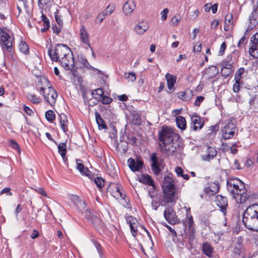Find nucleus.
I'll list each match as a JSON object with an SVG mask.
<instances>
[{"label": "nucleus", "instance_id": "f257e3e1", "mask_svg": "<svg viewBox=\"0 0 258 258\" xmlns=\"http://www.w3.org/2000/svg\"><path fill=\"white\" fill-rule=\"evenodd\" d=\"M179 136L174 134L167 126H163L159 132V140L161 142L159 144L161 151L169 156L177 154V149L179 147L178 142Z\"/></svg>", "mask_w": 258, "mask_h": 258}, {"label": "nucleus", "instance_id": "f03ea898", "mask_svg": "<svg viewBox=\"0 0 258 258\" xmlns=\"http://www.w3.org/2000/svg\"><path fill=\"white\" fill-rule=\"evenodd\" d=\"M242 222L247 229L258 232V204L247 207L242 215Z\"/></svg>", "mask_w": 258, "mask_h": 258}, {"label": "nucleus", "instance_id": "7ed1b4c3", "mask_svg": "<svg viewBox=\"0 0 258 258\" xmlns=\"http://www.w3.org/2000/svg\"><path fill=\"white\" fill-rule=\"evenodd\" d=\"M163 200L166 204L175 203L178 196L174 182L170 176L164 175L162 185Z\"/></svg>", "mask_w": 258, "mask_h": 258}, {"label": "nucleus", "instance_id": "20e7f679", "mask_svg": "<svg viewBox=\"0 0 258 258\" xmlns=\"http://www.w3.org/2000/svg\"><path fill=\"white\" fill-rule=\"evenodd\" d=\"M71 49L63 44H57L55 48H50L48 50V54L53 61L58 62L60 59L64 56H68L71 58Z\"/></svg>", "mask_w": 258, "mask_h": 258}, {"label": "nucleus", "instance_id": "39448f33", "mask_svg": "<svg viewBox=\"0 0 258 258\" xmlns=\"http://www.w3.org/2000/svg\"><path fill=\"white\" fill-rule=\"evenodd\" d=\"M84 217L87 219L88 222L96 229L99 230L104 226V223L97 213H92L91 211L86 212Z\"/></svg>", "mask_w": 258, "mask_h": 258}, {"label": "nucleus", "instance_id": "423d86ee", "mask_svg": "<svg viewBox=\"0 0 258 258\" xmlns=\"http://www.w3.org/2000/svg\"><path fill=\"white\" fill-rule=\"evenodd\" d=\"M150 161L152 162L151 168L157 177L161 174L162 163L159 161L156 153H153L150 155Z\"/></svg>", "mask_w": 258, "mask_h": 258}, {"label": "nucleus", "instance_id": "0eeeda50", "mask_svg": "<svg viewBox=\"0 0 258 258\" xmlns=\"http://www.w3.org/2000/svg\"><path fill=\"white\" fill-rule=\"evenodd\" d=\"M6 28L2 29L0 27V44L2 46L7 49L12 48V40L10 35L6 32Z\"/></svg>", "mask_w": 258, "mask_h": 258}, {"label": "nucleus", "instance_id": "6e6552de", "mask_svg": "<svg viewBox=\"0 0 258 258\" xmlns=\"http://www.w3.org/2000/svg\"><path fill=\"white\" fill-rule=\"evenodd\" d=\"M235 125L231 120L221 128L223 138L228 140L232 138L235 135Z\"/></svg>", "mask_w": 258, "mask_h": 258}, {"label": "nucleus", "instance_id": "1a4fd4ad", "mask_svg": "<svg viewBox=\"0 0 258 258\" xmlns=\"http://www.w3.org/2000/svg\"><path fill=\"white\" fill-rule=\"evenodd\" d=\"M121 190L122 189L120 187V186L118 184L115 183H110L107 188V192L116 199H124L125 195L122 194Z\"/></svg>", "mask_w": 258, "mask_h": 258}, {"label": "nucleus", "instance_id": "9d476101", "mask_svg": "<svg viewBox=\"0 0 258 258\" xmlns=\"http://www.w3.org/2000/svg\"><path fill=\"white\" fill-rule=\"evenodd\" d=\"M164 217L170 224H176L178 221L176 213L172 207H168L165 209L164 212Z\"/></svg>", "mask_w": 258, "mask_h": 258}, {"label": "nucleus", "instance_id": "9b49d317", "mask_svg": "<svg viewBox=\"0 0 258 258\" xmlns=\"http://www.w3.org/2000/svg\"><path fill=\"white\" fill-rule=\"evenodd\" d=\"M127 163L130 169L133 172L139 171L142 168L144 164L143 161L140 158H137L136 160L130 158L127 160Z\"/></svg>", "mask_w": 258, "mask_h": 258}, {"label": "nucleus", "instance_id": "f8f14e48", "mask_svg": "<svg viewBox=\"0 0 258 258\" xmlns=\"http://www.w3.org/2000/svg\"><path fill=\"white\" fill-rule=\"evenodd\" d=\"M191 122L192 125L190 128L194 131H196L198 129H201L204 124V121L202 120L200 116L197 113H195L191 117Z\"/></svg>", "mask_w": 258, "mask_h": 258}, {"label": "nucleus", "instance_id": "ddd939ff", "mask_svg": "<svg viewBox=\"0 0 258 258\" xmlns=\"http://www.w3.org/2000/svg\"><path fill=\"white\" fill-rule=\"evenodd\" d=\"M71 58H69L68 56H64L58 60L60 65L67 71L72 69L73 66H74V59L72 52H71Z\"/></svg>", "mask_w": 258, "mask_h": 258}, {"label": "nucleus", "instance_id": "4468645a", "mask_svg": "<svg viewBox=\"0 0 258 258\" xmlns=\"http://www.w3.org/2000/svg\"><path fill=\"white\" fill-rule=\"evenodd\" d=\"M216 202L217 206L220 208L221 211L224 215H225L227 211V208L228 207L227 198L221 195H218L216 196Z\"/></svg>", "mask_w": 258, "mask_h": 258}, {"label": "nucleus", "instance_id": "2eb2a0df", "mask_svg": "<svg viewBox=\"0 0 258 258\" xmlns=\"http://www.w3.org/2000/svg\"><path fill=\"white\" fill-rule=\"evenodd\" d=\"M48 93L47 94H44V97L50 105H52L55 102L57 97V93L51 86L48 87Z\"/></svg>", "mask_w": 258, "mask_h": 258}, {"label": "nucleus", "instance_id": "dca6fc26", "mask_svg": "<svg viewBox=\"0 0 258 258\" xmlns=\"http://www.w3.org/2000/svg\"><path fill=\"white\" fill-rule=\"evenodd\" d=\"M205 154L202 155V159L204 161H209L216 156L217 151L215 147L208 146L205 151Z\"/></svg>", "mask_w": 258, "mask_h": 258}, {"label": "nucleus", "instance_id": "f3484780", "mask_svg": "<svg viewBox=\"0 0 258 258\" xmlns=\"http://www.w3.org/2000/svg\"><path fill=\"white\" fill-rule=\"evenodd\" d=\"M248 29L251 30L258 24V6L255 8L249 17Z\"/></svg>", "mask_w": 258, "mask_h": 258}, {"label": "nucleus", "instance_id": "a211bd4d", "mask_svg": "<svg viewBox=\"0 0 258 258\" xmlns=\"http://www.w3.org/2000/svg\"><path fill=\"white\" fill-rule=\"evenodd\" d=\"M251 45L249 47V54L255 58H258V39L255 38V36L251 37L250 39Z\"/></svg>", "mask_w": 258, "mask_h": 258}, {"label": "nucleus", "instance_id": "6ab92c4d", "mask_svg": "<svg viewBox=\"0 0 258 258\" xmlns=\"http://www.w3.org/2000/svg\"><path fill=\"white\" fill-rule=\"evenodd\" d=\"M220 187L219 182L218 181L214 182L211 183L209 186L205 187L204 191L209 195L213 196L219 192Z\"/></svg>", "mask_w": 258, "mask_h": 258}, {"label": "nucleus", "instance_id": "aec40b11", "mask_svg": "<svg viewBox=\"0 0 258 258\" xmlns=\"http://www.w3.org/2000/svg\"><path fill=\"white\" fill-rule=\"evenodd\" d=\"M80 38L82 42L87 45L89 47L90 49L92 50V47L91 46L90 43L89 42V35L84 26H82L80 30Z\"/></svg>", "mask_w": 258, "mask_h": 258}, {"label": "nucleus", "instance_id": "412c9836", "mask_svg": "<svg viewBox=\"0 0 258 258\" xmlns=\"http://www.w3.org/2000/svg\"><path fill=\"white\" fill-rule=\"evenodd\" d=\"M140 182L144 183L146 185L151 186V189L155 190L156 186L155 185L154 181L151 176L147 174H143L141 177L139 179Z\"/></svg>", "mask_w": 258, "mask_h": 258}, {"label": "nucleus", "instance_id": "4be33fe9", "mask_svg": "<svg viewBox=\"0 0 258 258\" xmlns=\"http://www.w3.org/2000/svg\"><path fill=\"white\" fill-rule=\"evenodd\" d=\"M239 201L238 202L240 204L245 203L247 202L250 203L253 201L255 197V194L248 192L246 189L245 191L244 192V193H239Z\"/></svg>", "mask_w": 258, "mask_h": 258}, {"label": "nucleus", "instance_id": "5701e85b", "mask_svg": "<svg viewBox=\"0 0 258 258\" xmlns=\"http://www.w3.org/2000/svg\"><path fill=\"white\" fill-rule=\"evenodd\" d=\"M231 188L232 190V192H230V195L232 196L233 198L235 199L237 203H238V200L237 198L240 196L239 193H244L245 191V187L243 188H241L240 184H234V185H231Z\"/></svg>", "mask_w": 258, "mask_h": 258}, {"label": "nucleus", "instance_id": "b1692460", "mask_svg": "<svg viewBox=\"0 0 258 258\" xmlns=\"http://www.w3.org/2000/svg\"><path fill=\"white\" fill-rule=\"evenodd\" d=\"M219 73V69L215 66H211L207 68L203 74V76H207V79L210 80L215 77Z\"/></svg>", "mask_w": 258, "mask_h": 258}, {"label": "nucleus", "instance_id": "393cba45", "mask_svg": "<svg viewBox=\"0 0 258 258\" xmlns=\"http://www.w3.org/2000/svg\"><path fill=\"white\" fill-rule=\"evenodd\" d=\"M202 250L203 252L209 257L213 256L214 248L212 245L208 242H205L202 245Z\"/></svg>", "mask_w": 258, "mask_h": 258}, {"label": "nucleus", "instance_id": "a878e982", "mask_svg": "<svg viewBox=\"0 0 258 258\" xmlns=\"http://www.w3.org/2000/svg\"><path fill=\"white\" fill-rule=\"evenodd\" d=\"M165 78L167 80L168 88L171 91L169 93H171L174 90V86L176 82V78L169 73H167L165 75Z\"/></svg>", "mask_w": 258, "mask_h": 258}, {"label": "nucleus", "instance_id": "bb28decb", "mask_svg": "<svg viewBox=\"0 0 258 258\" xmlns=\"http://www.w3.org/2000/svg\"><path fill=\"white\" fill-rule=\"evenodd\" d=\"M130 119L134 125L139 126L141 124L142 119L140 115L136 111L131 112Z\"/></svg>", "mask_w": 258, "mask_h": 258}, {"label": "nucleus", "instance_id": "cd10ccee", "mask_svg": "<svg viewBox=\"0 0 258 258\" xmlns=\"http://www.w3.org/2000/svg\"><path fill=\"white\" fill-rule=\"evenodd\" d=\"M236 184H240L241 188L244 187V183L241 180L237 178H231L227 181V189L229 192H232V191H234L232 190L231 186Z\"/></svg>", "mask_w": 258, "mask_h": 258}, {"label": "nucleus", "instance_id": "c85d7f7f", "mask_svg": "<svg viewBox=\"0 0 258 258\" xmlns=\"http://www.w3.org/2000/svg\"><path fill=\"white\" fill-rule=\"evenodd\" d=\"M149 27L147 22H140L136 26L135 30L138 34H143L148 29Z\"/></svg>", "mask_w": 258, "mask_h": 258}, {"label": "nucleus", "instance_id": "c756f323", "mask_svg": "<svg viewBox=\"0 0 258 258\" xmlns=\"http://www.w3.org/2000/svg\"><path fill=\"white\" fill-rule=\"evenodd\" d=\"M192 96V91L190 90L186 91H181L178 94V98L184 101L189 100L191 98Z\"/></svg>", "mask_w": 258, "mask_h": 258}, {"label": "nucleus", "instance_id": "7c9ffc66", "mask_svg": "<svg viewBox=\"0 0 258 258\" xmlns=\"http://www.w3.org/2000/svg\"><path fill=\"white\" fill-rule=\"evenodd\" d=\"M95 119H96V122L98 125L99 129V130L106 129L107 125H106L104 120L102 119V118L101 117L100 114L97 111H96L95 112Z\"/></svg>", "mask_w": 258, "mask_h": 258}, {"label": "nucleus", "instance_id": "2f4dec72", "mask_svg": "<svg viewBox=\"0 0 258 258\" xmlns=\"http://www.w3.org/2000/svg\"><path fill=\"white\" fill-rule=\"evenodd\" d=\"M176 123L177 126L183 131L185 130L186 127V122L184 117L181 116H178L176 118Z\"/></svg>", "mask_w": 258, "mask_h": 258}, {"label": "nucleus", "instance_id": "473e14b6", "mask_svg": "<svg viewBox=\"0 0 258 258\" xmlns=\"http://www.w3.org/2000/svg\"><path fill=\"white\" fill-rule=\"evenodd\" d=\"M77 209L81 212L83 214L85 215L86 212H90V210H88L86 208V204L84 201L80 200L79 202L76 203L75 205Z\"/></svg>", "mask_w": 258, "mask_h": 258}, {"label": "nucleus", "instance_id": "72a5a7b5", "mask_svg": "<svg viewBox=\"0 0 258 258\" xmlns=\"http://www.w3.org/2000/svg\"><path fill=\"white\" fill-rule=\"evenodd\" d=\"M58 151L60 154L63 160L66 158L67 154V146L66 143H61L59 144H57Z\"/></svg>", "mask_w": 258, "mask_h": 258}, {"label": "nucleus", "instance_id": "f704fd0d", "mask_svg": "<svg viewBox=\"0 0 258 258\" xmlns=\"http://www.w3.org/2000/svg\"><path fill=\"white\" fill-rule=\"evenodd\" d=\"M92 98L101 100V98L104 95V92L101 88H98L91 92Z\"/></svg>", "mask_w": 258, "mask_h": 258}, {"label": "nucleus", "instance_id": "c9c22d12", "mask_svg": "<svg viewBox=\"0 0 258 258\" xmlns=\"http://www.w3.org/2000/svg\"><path fill=\"white\" fill-rule=\"evenodd\" d=\"M133 5H131L128 2H126L123 5L122 11L126 15H131L133 12Z\"/></svg>", "mask_w": 258, "mask_h": 258}, {"label": "nucleus", "instance_id": "e433bc0d", "mask_svg": "<svg viewBox=\"0 0 258 258\" xmlns=\"http://www.w3.org/2000/svg\"><path fill=\"white\" fill-rule=\"evenodd\" d=\"M78 61L80 63L82 64L84 67L89 69H93V67L90 64L88 60L85 56L82 55L78 56Z\"/></svg>", "mask_w": 258, "mask_h": 258}, {"label": "nucleus", "instance_id": "4c0bfd02", "mask_svg": "<svg viewBox=\"0 0 258 258\" xmlns=\"http://www.w3.org/2000/svg\"><path fill=\"white\" fill-rule=\"evenodd\" d=\"M54 17L55 21L59 27H62L63 24L62 16L59 14V11L58 9L54 12Z\"/></svg>", "mask_w": 258, "mask_h": 258}, {"label": "nucleus", "instance_id": "58836bf2", "mask_svg": "<svg viewBox=\"0 0 258 258\" xmlns=\"http://www.w3.org/2000/svg\"><path fill=\"white\" fill-rule=\"evenodd\" d=\"M19 50L21 52L25 54L29 53V47L26 42L23 41H21L19 44Z\"/></svg>", "mask_w": 258, "mask_h": 258}, {"label": "nucleus", "instance_id": "ea45409f", "mask_svg": "<svg viewBox=\"0 0 258 258\" xmlns=\"http://www.w3.org/2000/svg\"><path fill=\"white\" fill-rule=\"evenodd\" d=\"M120 144H117L116 145V149L118 150L121 149L123 153H125L127 150V143L126 142H123L122 139L120 138Z\"/></svg>", "mask_w": 258, "mask_h": 258}, {"label": "nucleus", "instance_id": "a19ab883", "mask_svg": "<svg viewBox=\"0 0 258 258\" xmlns=\"http://www.w3.org/2000/svg\"><path fill=\"white\" fill-rule=\"evenodd\" d=\"M27 98L28 100H29L32 103L34 104H37L40 102V98L39 97H37L34 94H32L30 93H27Z\"/></svg>", "mask_w": 258, "mask_h": 258}, {"label": "nucleus", "instance_id": "79ce46f5", "mask_svg": "<svg viewBox=\"0 0 258 258\" xmlns=\"http://www.w3.org/2000/svg\"><path fill=\"white\" fill-rule=\"evenodd\" d=\"M45 118L48 121H52L55 118V115L53 111L48 110L45 113Z\"/></svg>", "mask_w": 258, "mask_h": 258}, {"label": "nucleus", "instance_id": "37998d69", "mask_svg": "<svg viewBox=\"0 0 258 258\" xmlns=\"http://www.w3.org/2000/svg\"><path fill=\"white\" fill-rule=\"evenodd\" d=\"M245 72V69L243 68H240L236 72L234 76L235 80L240 81L242 78V76Z\"/></svg>", "mask_w": 258, "mask_h": 258}, {"label": "nucleus", "instance_id": "c03bdc74", "mask_svg": "<svg viewBox=\"0 0 258 258\" xmlns=\"http://www.w3.org/2000/svg\"><path fill=\"white\" fill-rule=\"evenodd\" d=\"M93 181L99 188H102L104 185L105 180L102 177H95Z\"/></svg>", "mask_w": 258, "mask_h": 258}, {"label": "nucleus", "instance_id": "a18cd8bd", "mask_svg": "<svg viewBox=\"0 0 258 258\" xmlns=\"http://www.w3.org/2000/svg\"><path fill=\"white\" fill-rule=\"evenodd\" d=\"M195 232L196 229L194 227L188 228V238L189 241V242L193 241L195 239Z\"/></svg>", "mask_w": 258, "mask_h": 258}, {"label": "nucleus", "instance_id": "49530a36", "mask_svg": "<svg viewBox=\"0 0 258 258\" xmlns=\"http://www.w3.org/2000/svg\"><path fill=\"white\" fill-rule=\"evenodd\" d=\"M151 205L152 208L154 210L156 211L160 205H163L162 201L160 202V199H159L158 200H155L154 198L152 199Z\"/></svg>", "mask_w": 258, "mask_h": 258}, {"label": "nucleus", "instance_id": "de8ad7c7", "mask_svg": "<svg viewBox=\"0 0 258 258\" xmlns=\"http://www.w3.org/2000/svg\"><path fill=\"white\" fill-rule=\"evenodd\" d=\"M81 161L80 160H76L77 161V169L82 173L85 172H89V169L87 167H85L84 165L81 163H78V161Z\"/></svg>", "mask_w": 258, "mask_h": 258}, {"label": "nucleus", "instance_id": "09e8293b", "mask_svg": "<svg viewBox=\"0 0 258 258\" xmlns=\"http://www.w3.org/2000/svg\"><path fill=\"white\" fill-rule=\"evenodd\" d=\"M233 72V70L227 69L222 68L220 73L221 75L224 78H226L229 77Z\"/></svg>", "mask_w": 258, "mask_h": 258}, {"label": "nucleus", "instance_id": "8fccbe9b", "mask_svg": "<svg viewBox=\"0 0 258 258\" xmlns=\"http://www.w3.org/2000/svg\"><path fill=\"white\" fill-rule=\"evenodd\" d=\"M124 77L131 82H134L136 80V75L135 73H125Z\"/></svg>", "mask_w": 258, "mask_h": 258}, {"label": "nucleus", "instance_id": "3c124183", "mask_svg": "<svg viewBox=\"0 0 258 258\" xmlns=\"http://www.w3.org/2000/svg\"><path fill=\"white\" fill-rule=\"evenodd\" d=\"M10 145L12 148L16 150L19 154L20 153V148L19 147V145L15 140L12 139L10 140Z\"/></svg>", "mask_w": 258, "mask_h": 258}, {"label": "nucleus", "instance_id": "603ef678", "mask_svg": "<svg viewBox=\"0 0 258 258\" xmlns=\"http://www.w3.org/2000/svg\"><path fill=\"white\" fill-rule=\"evenodd\" d=\"M101 102L103 104H106V105L110 104L111 103V102L112 101V98H111L108 96H105V95H103L102 97V98H101Z\"/></svg>", "mask_w": 258, "mask_h": 258}, {"label": "nucleus", "instance_id": "864d4df0", "mask_svg": "<svg viewBox=\"0 0 258 258\" xmlns=\"http://www.w3.org/2000/svg\"><path fill=\"white\" fill-rule=\"evenodd\" d=\"M42 20L43 22V26L46 27V29H49L50 27L49 20L47 17L43 14L42 15Z\"/></svg>", "mask_w": 258, "mask_h": 258}, {"label": "nucleus", "instance_id": "5fc2aeb1", "mask_svg": "<svg viewBox=\"0 0 258 258\" xmlns=\"http://www.w3.org/2000/svg\"><path fill=\"white\" fill-rule=\"evenodd\" d=\"M224 23H228V24H232L233 23V15L232 14H227L225 17Z\"/></svg>", "mask_w": 258, "mask_h": 258}, {"label": "nucleus", "instance_id": "6e6d98bb", "mask_svg": "<svg viewBox=\"0 0 258 258\" xmlns=\"http://www.w3.org/2000/svg\"><path fill=\"white\" fill-rule=\"evenodd\" d=\"M169 12V10L167 8L164 9L161 12V19L163 21H165L167 17V14Z\"/></svg>", "mask_w": 258, "mask_h": 258}, {"label": "nucleus", "instance_id": "4d7b16f0", "mask_svg": "<svg viewBox=\"0 0 258 258\" xmlns=\"http://www.w3.org/2000/svg\"><path fill=\"white\" fill-rule=\"evenodd\" d=\"M24 112L28 115L32 116L34 114L33 110L29 107L25 105L23 106Z\"/></svg>", "mask_w": 258, "mask_h": 258}, {"label": "nucleus", "instance_id": "13d9d810", "mask_svg": "<svg viewBox=\"0 0 258 258\" xmlns=\"http://www.w3.org/2000/svg\"><path fill=\"white\" fill-rule=\"evenodd\" d=\"M240 81L235 80V83L233 85V90L235 93L238 92L240 90Z\"/></svg>", "mask_w": 258, "mask_h": 258}, {"label": "nucleus", "instance_id": "bf43d9fd", "mask_svg": "<svg viewBox=\"0 0 258 258\" xmlns=\"http://www.w3.org/2000/svg\"><path fill=\"white\" fill-rule=\"evenodd\" d=\"M226 48V44L225 42H223L221 46L219 51V55H223Z\"/></svg>", "mask_w": 258, "mask_h": 258}, {"label": "nucleus", "instance_id": "052dcab7", "mask_svg": "<svg viewBox=\"0 0 258 258\" xmlns=\"http://www.w3.org/2000/svg\"><path fill=\"white\" fill-rule=\"evenodd\" d=\"M204 100V97L203 96H198L195 101L194 105L196 106H199Z\"/></svg>", "mask_w": 258, "mask_h": 258}, {"label": "nucleus", "instance_id": "680f3d73", "mask_svg": "<svg viewBox=\"0 0 258 258\" xmlns=\"http://www.w3.org/2000/svg\"><path fill=\"white\" fill-rule=\"evenodd\" d=\"M61 28L62 27H57V26L56 24H54L52 25L51 29L53 33H55L57 35H58V34L61 31Z\"/></svg>", "mask_w": 258, "mask_h": 258}, {"label": "nucleus", "instance_id": "e2e57ef3", "mask_svg": "<svg viewBox=\"0 0 258 258\" xmlns=\"http://www.w3.org/2000/svg\"><path fill=\"white\" fill-rule=\"evenodd\" d=\"M35 190V191L39 194H40V195H41L42 196H43L44 197H47V194L46 193V192L45 191V190H44V189L42 187H38V188H35L34 189Z\"/></svg>", "mask_w": 258, "mask_h": 258}, {"label": "nucleus", "instance_id": "0e129e2a", "mask_svg": "<svg viewBox=\"0 0 258 258\" xmlns=\"http://www.w3.org/2000/svg\"><path fill=\"white\" fill-rule=\"evenodd\" d=\"M59 122L60 123H61V122H68L67 116L64 113H62V114L59 115Z\"/></svg>", "mask_w": 258, "mask_h": 258}, {"label": "nucleus", "instance_id": "69168bd1", "mask_svg": "<svg viewBox=\"0 0 258 258\" xmlns=\"http://www.w3.org/2000/svg\"><path fill=\"white\" fill-rule=\"evenodd\" d=\"M11 190V189L10 187H5L2 190L1 194H6L8 196H12Z\"/></svg>", "mask_w": 258, "mask_h": 258}, {"label": "nucleus", "instance_id": "338daca9", "mask_svg": "<svg viewBox=\"0 0 258 258\" xmlns=\"http://www.w3.org/2000/svg\"><path fill=\"white\" fill-rule=\"evenodd\" d=\"M126 221L127 223H129L130 224V223H131L132 225H134L135 224L137 220L135 218L133 217V216H130L126 219Z\"/></svg>", "mask_w": 258, "mask_h": 258}, {"label": "nucleus", "instance_id": "774afa93", "mask_svg": "<svg viewBox=\"0 0 258 258\" xmlns=\"http://www.w3.org/2000/svg\"><path fill=\"white\" fill-rule=\"evenodd\" d=\"M202 49V44L197 43L194 46V50L197 52H200Z\"/></svg>", "mask_w": 258, "mask_h": 258}]
</instances>
